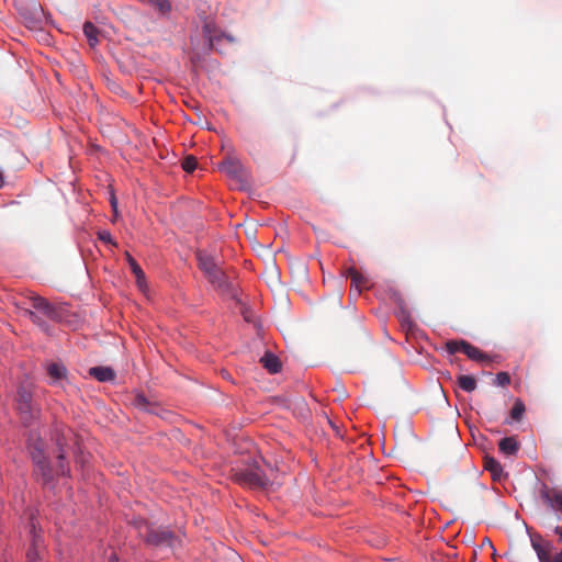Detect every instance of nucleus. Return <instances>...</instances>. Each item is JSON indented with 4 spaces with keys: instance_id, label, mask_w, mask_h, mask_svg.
<instances>
[{
    "instance_id": "nucleus-1",
    "label": "nucleus",
    "mask_w": 562,
    "mask_h": 562,
    "mask_svg": "<svg viewBox=\"0 0 562 562\" xmlns=\"http://www.w3.org/2000/svg\"><path fill=\"white\" fill-rule=\"evenodd\" d=\"M134 525L138 536L149 546L175 549L180 543L179 537L166 527H154L143 519L135 520Z\"/></svg>"
},
{
    "instance_id": "nucleus-2",
    "label": "nucleus",
    "mask_w": 562,
    "mask_h": 562,
    "mask_svg": "<svg viewBox=\"0 0 562 562\" xmlns=\"http://www.w3.org/2000/svg\"><path fill=\"white\" fill-rule=\"evenodd\" d=\"M233 479L235 482L251 488L266 490L276 483L280 484L277 482V475L272 469L270 470V474H266L257 464L246 469H234Z\"/></svg>"
},
{
    "instance_id": "nucleus-3",
    "label": "nucleus",
    "mask_w": 562,
    "mask_h": 562,
    "mask_svg": "<svg viewBox=\"0 0 562 562\" xmlns=\"http://www.w3.org/2000/svg\"><path fill=\"white\" fill-rule=\"evenodd\" d=\"M30 454L35 464L34 473L41 477L44 484L53 481L56 475V468L53 469L45 453V442L41 438L31 439L29 445Z\"/></svg>"
},
{
    "instance_id": "nucleus-4",
    "label": "nucleus",
    "mask_w": 562,
    "mask_h": 562,
    "mask_svg": "<svg viewBox=\"0 0 562 562\" xmlns=\"http://www.w3.org/2000/svg\"><path fill=\"white\" fill-rule=\"evenodd\" d=\"M53 439L58 449L57 454V465H56V475H67L69 473V468L65 462L66 458V447L74 439V432L70 428L66 426H57L54 430Z\"/></svg>"
},
{
    "instance_id": "nucleus-5",
    "label": "nucleus",
    "mask_w": 562,
    "mask_h": 562,
    "mask_svg": "<svg viewBox=\"0 0 562 562\" xmlns=\"http://www.w3.org/2000/svg\"><path fill=\"white\" fill-rule=\"evenodd\" d=\"M16 407L25 424L31 423L40 415V408L33 403L31 385H20L16 393Z\"/></svg>"
},
{
    "instance_id": "nucleus-6",
    "label": "nucleus",
    "mask_w": 562,
    "mask_h": 562,
    "mask_svg": "<svg viewBox=\"0 0 562 562\" xmlns=\"http://www.w3.org/2000/svg\"><path fill=\"white\" fill-rule=\"evenodd\" d=\"M210 283L221 293H232V283L225 271L220 267L205 276Z\"/></svg>"
},
{
    "instance_id": "nucleus-7",
    "label": "nucleus",
    "mask_w": 562,
    "mask_h": 562,
    "mask_svg": "<svg viewBox=\"0 0 562 562\" xmlns=\"http://www.w3.org/2000/svg\"><path fill=\"white\" fill-rule=\"evenodd\" d=\"M31 306L50 319L58 318V311L46 299L40 295L30 296Z\"/></svg>"
},
{
    "instance_id": "nucleus-8",
    "label": "nucleus",
    "mask_w": 562,
    "mask_h": 562,
    "mask_svg": "<svg viewBox=\"0 0 562 562\" xmlns=\"http://www.w3.org/2000/svg\"><path fill=\"white\" fill-rule=\"evenodd\" d=\"M130 403L134 408L140 412L150 414L158 413V405L147 398L143 393H133L130 397Z\"/></svg>"
},
{
    "instance_id": "nucleus-9",
    "label": "nucleus",
    "mask_w": 562,
    "mask_h": 562,
    "mask_svg": "<svg viewBox=\"0 0 562 562\" xmlns=\"http://www.w3.org/2000/svg\"><path fill=\"white\" fill-rule=\"evenodd\" d=\"M479 557L482 559L488 558L494 561L496 560V558H497L496 549L494 548L493 543L491 542V540L488 538H484L481 546L477 549L471 550L470 562H474Z\"/></svg>"
},
{
    "instance_id": "nucleus-10",
    "label": "nucleus",
    "mask_w": 562,
    "mask_h": 562,
    "mask_svg": "<svg viewBox=\"0 0 562 562\" xmlns=\"http://www.w3.org/2000/svg\"><path fill=\"white\" fill-rule=\"evenodd\" d=\"M195 256L198 260V266L204 273V276L220 268L217 259L214 256L207 254L206 251L198 250Z\"/></svg>"
},
{
    "instance_id": "nucleus-11",
    "label": "nucleus",
    "mask_w": 562,
    "mask_h": 562,
    "mask_svg": "<svg viewBox=\"0 0 562 562\" xmlns=\"http://www.w3.org/2000/svg\"><path fill=\"white\" fill-rule=\"evenodd\" d=\"M541 497L557 512L562 514V492L544 487Z\"/></svg>"
},
{
    "instance_id": "nucleus-12",
    "label": "nucleus",
    "mask_w": 562,
    "mask_h": 562,
    "mask_svg": "<svg viewBox=\"0 0 562 562\" xmlns=\"http://www.w3.org/2000/svg\"><path fill=\"white\" fill-rule=\"evenodd\" d=\"M47 374L53 383L67 378V369L61 362H50L46 367Z\"/></svg>"
},
{
    "instance_id": "nucleus-13",
    "label": "nucleus",
    "mask_w": 562,
    "mask_h": 562,
    "mask_svg": "<svg viewBox=\"0 0 562 562\" xmlns=\"http://www.w3.org/2000/svg\"><path fill=\"white\" fill-rule=\"evenodd\" d=\"M348 277L351 279V286H353L358 293H360L362 289L369 288V280L357 269L352 267L349 268Z\"/></svg>"
},
{
    "instance_id": "nucleus-14",
    "label": "nucleus",
    "mask_w": 562,
    "mask_h": 562,
    "mask_svg": "<svg viewBox=\"0 0 562 562\" xmlns=\"http://www.w3.org/2000/svg\"><path fill=\"white\" fill-rule=\"evenodd\" d=\"M89 374L100 382L112 381L115 378L114 371L109 367L90 368Z\"/></svg>"
},
{
    "instance_id": "nucleus-15",
    "label": "nucleus",
    "mask_w": 562,
    "mask_h": 562,
    "mask_svg": "<svg viewBox=\"0 0 562 562\" xmlns=\"http://www.w3.org/2000/svg\"><path fill=\"white\" fill-rule=\"evenodd\" d=\"M498 448L505 456H514L519 450V442L515 437H505L499 441Z\"/></svg>"
},
{
    "instance_id": "nucleus-16",
    "label": "nucleus",
    "mask_w": 562,
    "mask_h": 562,
    "mask_svg": "<svg viewBox=\"0 0 562 562\" xmlns=\"http://www.w3.org/2000/svg\"><path fill=\"white\" fill-rule=\"evenodd\" d=\"M220 169L231 177L239 178L243 167L239 161L228 158L220 165Z\"/></svg>"
},
{
    "instance_id": "nucleus-17",
    "label": "nucleus",
    "mask_w": 562,
    "mask_h": 562,
    "mask_svg": "<svg viewBox=\"0 0 562 562\" xmlns=\"http://www.w3.org/2000/svg\"><path fill=\"white\" fill-rule=\"evenodd\" d=\"M260 362L262 363L263 368L269 371V373L274 374L281 370V362L279 358L273 353H265V356L260 359Z\"/></svg>"
},
{
    "instance_id": "nucleus-18",
    "label": "nucleus",
    "mask_w": 562,
    "mask_h": 562,
    "mask_svg": "<svg viewBox=\"0 0 562 562\" xmlns=\"http://www.w3.org/2000/svg\"><path fill=\"white\" fill-rule=\"evenodd\" d=\"M484 469L491 472L493 480H501L503 475V467L493 457H485Z\"/></svg>"
},
{
    "instance_id": "nucleus-19",
    "label": "nucleus",
    "mask_w": 562,
    "mask_h": 562,
    "mask_svg": "<svg viewBox=\"0 0 562 562\" xmlns=\"http://www.w3.org/2000/svg\"><path fill=\"white\" fill-rule=\"evenodd\" d=\"M462 353L467 355L468 358L474 361H486L487 356L483 353L477 347L469 344H461Z\"/></svg>"
},
{
    "instance_id": "nucleus-20",
    "label": "nucleus",
    "mask_w": 562,
    "mask_h": 562,
    "mask_svg": "<svg viewBox=\"0 0 562 562\" xmlns=\"http://www.w3.org/2000/svg\"><path fill=\"white\" fill-rule=\"evenodd\" d=\"M126 259H127L128 266H130L133 274L136 278V282H137L138 286L143 288L145 284L144 271L142 270L140 266L136 262V260L130 254H126Z\"/></svg>"
},
{
    "instance_id": "nucleus-21",
    "label": "nucleus",
    "mask_w": 562,
    "mask_h": 562,
    "mask_svg": "<svg viewBox=\"0 0 562 562\" xmlns=\"http://www.w3.org/2000/svg\"><path fill=\"white\" fill-rule=\"evenodd\" d=\"M83 33H85L86 37L88 38L89 44L91 46H94L98 43L99 30L92 22H89V21L85 22Z\"/></svg>"
},
{
    "instance_id": "nucleus-22",
    "label": "nucleus",
    "mask_w": 562,
    "mask_h": 562,
    "mask_svg": "<svg viewBox=\"0 0 562 562\" xmlns=\"http://www.w3.org/2000/svg\"><path fill=\"white\" fill-rule=\"evenodd\" d=\"M142 3L151 5L154 9L158 10L160 13H168L171 10V4L169 0H138Z\"/></svg>"
},
{
    "instance_id": "nucleus-23",
    "label": "nucleus",
    "mask_w": 562,
    "mask_h": 562,
    "mask_svg": "<svg viewBox=\"0 0 562 562\" xmlns=\"http://www.w3.org/2000/svg\"><path fill=\"white\" fill-rule=\"evenodd\" d=\"M458 385L465 392H473L476 389V381L472 375H460Z\"/></svg>"
},
{
    "instance_id": "nucleus-24",
    "label": "nucleus",
    "mask_w": 562,
    "mask_h": 562,
    "mask_svg": "<svg viewBox=\"0 0 562 562\" xmlns=\"http://www.w3.org/2000/svg\"><path fill=\"white\" fill-rule=\"evenodd\" d=\"M458 558V553L456 551L454 548H451V547H448L446 546V549L442 550V551H438L434 557H432V560L434 562H440L442 561L443 559H457Z\"/></svg>"
},
{
    "instance_id": "nucleus-25",
    "label": "nucleus",
    "mask_w": 562,
    "mask_h": 562,
    "mask_svg": "<svg viewBox=\"0 0 562 562\" xmlns=\"http://www.w3.org/2000/svg\"><path fill=\"white\" fill-rule=\"evenodd\" d=\"M526 411L525 404L521 400H516L512 411H510V418L515 422L521 420L524 413Z\"/></svg>"
},
{
    "instance_id": "nucleus-26",
    "label": "nucleus",
    "mask_w": 562,
    "mask_h": 562,
    "mask_svg": "<svg viewBox=\"0 0 562 562\" xmlns=\"http://www.w3.org/2000/svg\"><path fill=\"white\" fill-rule=\"evenodd\" d=\"M25 314L29 316V318L37 325L40 328H42L44 331L48 330V325L46 322H44L35 312L31 310H26Z\"/></svg>"
},
{
    "instance_id": "nucleus-27",
    "label": "nucleus",
    "mask_w": 562,
    "mask_h": 562,
    "mask_svg": "<svg viewBox=\"0 0 562 562\" xmlns=\"http://www.w3.org/2000/svg\"><path fill=\"white\" fill-rule=\"evenodd\" d=\"M461 344H469L465 340H449L446 342V349L449 353L454 355L462 352Z\"/></svg>"
},
{
    "instance_id": "nucleus-28",
    "label": "nucleus",
    "mask_w": 562,
    "mask_h": 562,
    "mask_svg": "<svg viewBox=\"0 0 562 562\" xmlns=\"http://www.w3.org/2000/svg\"><path fill=\"white\" fill-rule=\"evenodd\" d=\"M181 166H182L184 171L193 172L196 169V166H198L196 158L194 156H187L182 160Z\"/></svg>"
},
{
    "instance_id": "nucleus-29",
    "label": "nucleus",
    "mask_w": 562,
    "mask_h": 562,
    "mask_svg": "<svg viewBox=\"0 0 562 562\" xmlns=\"http://www.w3.org/2000/svg\"><path fill=\"white\" fill-rule=\"evenodd\" d=\"M533 548L537 551L540 562H551L548 552L541 547V544L532 541Z\"/></svg>"
},
{
    "instance_id": "nucleus-30",
    "label": "nucleus",
    "mask_w": 562,
    "mask_h": 562,
    "mask_svg": "<svg viewBox=\"0 0 562 562\" xmlns=\"http://www.w3.org/2000/svg\"><path fill=\"white\" fill-rule=\"evenodd\" d=\"M495 383L498 386H506L510 383V376L507 372H498L496 374Z\"/></svg>"
},
{
    "instance_id": "nucleus-31",
    "label": "nucleus",
    "mask_w": 562,
    "mask_h": 562,
    "mask_svg": "<svg viewBox=\"0 0 562 562\" xmlns=\"http://www.w3.org/2000/svg\"><path fill=\"white\" fill-rule=\"evenodd\" d=\"M99 238L104 241V243H109V244H112V236L110 234V232L108 231H102L99 233Z\"/></svg>"
},
{
    "instance_id": "nucleus-32",
    "label": "nucleus",
    "mask_w": 562,
    "mask_h": 562,
    "mask_svg": "<svg viewBox=\"0 0 562 562\" xmlns=\"http://www.w3.org/2000/svg\"><path fill=\"white\" fill-rule=\"evenodd\" d=\"M400 317H401V321H402L403 323L411 324V321H409V314H408L406 311L402 310V311H401V316H400Z\"/></svg>"
},
{
    "instance_id": "nucleus-33",
    "label": "nucleus",
    "mask_w": 562,
    "mask_h": 562,
    "mask_svg": "<svg viewBox=\"0 0 562 562\" xmlns=\"http://www.w3.org/2000/svg\"><path fill=\"white\" fill-rule=\"evenodd\" d=\"M554 532H555V535L559 536L560 540L562 541V527L561 526H557L554 528Z\"/></svg>"
},
{
    "instance_id": "nucleus-34",
    "label": "nucleus",
    "mask_w": 562,
    "mask_h": 562,
    "mask_svg": "<svg viewBox=\"0 0 562 562\" xmlns=\"http://www.w3.org/2000/svg\"><path fill=\"white\" fill-rule=\"evenodd\" d=\"M4 184V179L2 173L0 172V188Z\"/></svg>"
},
{
    "instance_id": "nucleus-35",
    "label": "nucleus",
    "mask_w": 562,
    "mask_h": 562,
    "mask_svg": "<svg viewBox=\"0 0 562 562\" xmlns=\"http://www.w3.org/2000/svg\"><path fill=\"white\" fill-rule=\"evenodd\" d=\"M27 557H29V559H30L31 561L34 559V558L32 557V552H31V551H29Z\"/></svg>"
},
{
    "instance_id": "nucleus-36",
    "label": "nucleus",
    "mask_w": 562,
    "mask_h": 562,
    "mask_svg": "<svg viewBox=\"0 0 562 562\" xmlns=\"http://www.w3.org/2000/svg\"><path fill=\"white\" fill-rule=\"evenodd\" d=\"M554 562H562V552L560 553V557L558 560H555Z\"/></svg>"
},
{
    "instance_id": "nucleus-37",
    "label": "nucleus",
    "mask_w": 562,
    "mask_h": 562,
    "mask_svg": "<svg viewBox=\"0 0 562 562\" xmlns=\"http://www.w3.org/2000/svg\"><path fill=\"white\" fill-rule=\"evenodd\" d=\"M112 205H113V207H115V205H116V202L114 199H112Z\"/></svg>"
}]
</instances>
